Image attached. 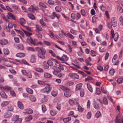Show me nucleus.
<instances>
[{"instance_id":"nucleus-45","label":"nucleus","mask_w":123,"mask_h":123,"mask_svg":"<svg viewBox=\"0 0 123 123\" xmlns=\"http://www.w3.org/2000/svg\"><path fill=\"white\" fill-rule=\"evenodd\" d=\"M36 28L37 29V30L38 31H42L43 30L38 25H37L36 26Z\"/></svg>"},{"instance_id":"nucleus-23","label":"nucleus","mask_w":123,"mask_h":123,"mask_svg":"<svg viewBox=\"0 0 123 123\" xmlns=\"http://www.w3.org/2000/svg\"><path fill=\"white\" fill-rule=\"evenodd\" d=\"M20 20V23L22 25H23L26 23L25 20L23 18H21Z\"/></svg>"},{"instance_id":"nucleus-37","label":"nucleus","mask_w":123,"mask_h":123,"mask_svg":"<svg viewBox=\"0 0 123 123\" xmlns=\"http://www.w3.org/2000/svg\"><path fill=\"white\" fill-rule=\"evenodd\" d=\"M26 91L29 93L32 94L33 93V90L31 89L28 88H27L26 89Z\"/></svg>"},{"instance_id":"nucleus-24","label":"nucleus","mask_w":123,"mask_h":123,"mask_svg":"<svg viewBox=\"0 0 123 123\" xmlns=\"http://www.w3.org/2000/svg\"><path fill=\"white\" fill-rule=\"evenodd\" d=\"M12 114V113H11L9 112H7L4 115V117L5 118H7L10 117Z\"/></svg>"},{"instance_id":"nucleus-9","label":"nucleus","mask_w":123,"mask_h":123,"mask_svg":"<svg viewBox=\"0 0 123 123\" xmlns=\"http://www.w3.org/2000/svg\"><path fill=\"white\" fill-rule=\"evenodd\" d=\"M91 58L90 57H89L85 60V62L87 65L91 66L92 65V64L89 63L91 61Z\"/></svg>"},{"instance_id":"nucleus-2","label":"nucleus","mask_w":123,"mask_h":123,"mask_svg":"<svg viewBox=\"0 0 123 123\" xmlns=\"http://www.w3.org/2000/svg\"><path fill=\"white\" fill-rule=\"evenodd\" d=\"M56 57L58 59L63 62L67 61L69 59L68 57L64 54L63 55L62 57L57 56Z\"/></svg>"},{"instance_id":"nucleus-18","label":"nucleus","mask_w":123,"mask_h":123,"mask_svg":"<svg viewBox=\"0 0 123 123\" xmlns=\"http://www.w3.org/2000/svg\"><path fill=\"white\" fill-rule=\"evenodd\" d=\"M82 84L81 83H80L77 84L76 86L75 90L76 91L80 89L82 86Z\"/></svg>"},{"instance_id":"nucleus-54","label":"nucleus","mask_w":123,"mask_h":123,"mask_svg":"<svg viewBox=\"0 0 123 123\" xmlns=\"http://www.w3.org/2000/svg\"><path fill=\"white\" fill-rule=\"evenodd\" d=\"M9 71L11 73L14 74H15L17 73L13 69H9Z\"/></svg>"},{"instance_id":"nucleus-25","label":"nucleus","mask_w":123,"mask_h":123,"mask_svg":"<svg viewBox=\"0 0 123 123\" xmlns=\"http://www.w3.org/2000/svg\"><path fill=\"white\" fill-rule=\"evenodd\" d=\"M1 17L2 18L5 20L6 22H8L9 21V20L6 18L4 14L2 13L1 14Z\"/></svg>"},{"instance_id":"nucleus-32","label":"nucleus","mask_w":123,"mask_h":123,"mask_svg":"<svg viewBox=\"0 0 123 123\" xmlns=\"http://www.w3.org/2000/svg\"><path fill=\"white\" fill-rule=\"evenodd\" d=\"M71 118L70 117L65 118L63 119V121L65 123H67L71 120Z\"/></svg>"},{"instance_id":"nucleus-33","label":"nucleus","mask_w":123,"mask_h":123,"mask_svg":"<svg viewBox=\"0 0 123 123\" xmlns=\"http://www.w3.org/2000/svg\"><path fill=\"white\" fill-rule=\"evenodd\" d=\"M7 109L8 111H12L13 110V107L11 105H10L7 106Z\"/></svg>"},{"instance_id":"nucleus-4","label":"nucleus","mask_w":123,"mask_h":123,"mask_svg":"<svg viewBox=\"0 0 123 123\" xmlns=\"http://www.w3.org/2000/svg\"><path fill=\"white\" fill-rule=\"evenodd\" d=\"M53 61L55 63V65L57 66H59V68L61 69V70H64V68L63 66L61 64H59L58 62L55 59H53Z\"/></svg>"},{"instance_id":"nucleus-12","label":"nucleus","mask_w":123,"mask_h":123,"mask_svg":"<svg viewBox=\"0 0 123 123\" xmlns=\"http://www.w3.org/2000/svg\"><path fill=\"white\" fill-rule=\"evenodd\" d=\"M7 43V40L6 39H3L0 40V44L1 45H6Z\"/></svg>"},{"instance_id":"nucleus-14","label":"nucleus","mask_w":123,"mask_h":123,"mask_svg":"<svg viewBox=\"0 0 123 123\" xmlns=\"http://www.w3.org/2000/svg\"><path fill=\"white\" fill-rule=\"evenodd\" d=\"M18 106L21 109H23L24 108V107L23 104L20 101L18 102Z\"/></svg>"},{"instance_id":"nucleus-40","label":"nucleus","mask_w":123,"mask_h":123,"mask_svg":"<svg viewBox=\"0 0 123 123\" xmlns=\"http://www.w3.org/2000/svg\"><path fill=\"white\" fill-rule=\"evenodd\" d=\"M115 72V70L113 69H112L109 71V74L113 76Z\"/></svg>"},{"instance_id":"nucleus-20","label":"nucleus","mask_w":123,"mask_h":123,"mask_svg":"<svg viewBox=\"0 0 123 123\" xmlns=\"http://www.w3.org/2000/svg\"><path fill=\"white\" fill-rule=\"evenodd\" d=\"M38 83L39 84L43 86L46 85H49L48 84H46L44 82L39 80H38Z\"/></svg>"},{"instance_id":"nucleus-43","label":"nucleus","mask_w":123,"mask_h":123,"mask_svg":"<svg viewBox=\"0 0 123 123\" xmlns=\"http://www.w3.org/2000/svg\"><path fill=\"white\" fill-rule=\"evenodd\" d=\"M22 118H18V119L14 121V123H21L22 121Z\"/></svg>"},{"instance_id":"nucleus-59","label":"nucleus","mask_w":123,"mask_h":123,"mask_svg":"<svg viewBox=\"0 0 123 123\" xmlns=\"http://www.w3.org/2000/svg\"><path fill=\"white\" fill-rule=\"evenodd\" d=\"M10 94L12 96H15L16 94L14 92L13 90H11L10 91Z\"/></svg>"},{"instance_id":"nucleus-5","label":"nucleus","mask_w":123,"mask_h":123,"mask_svg":"<svg viewBox=\"0 0 123 123\" xmlns=\"http://www.w3.org/2000/svg\"><path fill=\"white\" fill-rule=\"evenodd\" d=\"M111 21L112 26L114 27H116L117 25V22L115 17H113L111 18Z\"/></svg>"},{"instance_id":"nucleus-36","label":"nucleus","mask_w":123,"mask_h":123,"mask_svg":"<svg viewBox=\"0 0 123 123\" xmlns=\"http://www.w3.org/2000/svg\"><path fill=\"white\" fill-rule=\"evenodd\" d=\"M30 61L32 63H34L36 61V59L34 55H32Z\"/></svg>"},{"instance_id":"nucleus-11","label":"nucleus","mask_w":123,"mask_h":123,"mask_svg":"<svg viewBox=\"0 0 123 123\" xmlns=\"http://www.w3.org/2000/svg\"><path fill=\"white\" fill-rule=\"evenodd\" d=\"M119 37L118 34V33H115L114 35H112V38H113L114 41H117Z\"/></svg>"},{"instance_id":"nucleus-22","label":"nucleus","mask_w":123,"mask_h":123,"mask_svg":"<svg viewBox=\"0 0 123 123\" xmlns=\"http://www.w3.org/2000/svg\"><path fill=\"white\" fill-rule=\"evenodd\" d=\"M44 76L45 78H51L52 77V76L51 74L46 73H44Z\"/></svg>"},{"instance_id":"nucleus-42","label":"nucleus","mask_w":123,"mask_h":123,"mask_svg":"<svg viewBox=\"0 0 123 123\" xmlns=\"http://www.w3.org/2000/svg\"><path fill=\"white\" fill-rule=\"evenodd\" d=\"M35 70L37 72L42 73L43 72V70L42 68H37L35 69Z\"/></svg>"},{"instance_id":"nucleus-29","label":"nucleus","mask_w":123,"mask_h":123,"mask_svg":"<svg viewBox=\"0 0 123 123\" xmlns=\"http://www.w3.org/2000/svg\"><path fill=\"white\" fill-rule=\"evenodd\" d=\"M94 107L96 109H99L100 108V106L98 103H95L94 104Z\"/></svg>"},{"instance_id":"nucleus-28","label":"nucleus","mask_w":123,"mask_h":123,"mask_svg":"<svg viewBox=\"0 0 123 123\" xmlns=\"http://www.w3.org/2000/svg\"><path fill=\"white\" fill-rule=\"evenodd\" d=\"M52 95L53 96H56L57 94V91L55 90L51 92Z\"/></svg>"},{"instance_id":"nucleus-16","label":"nucleus","mask_w":123,"mask_h":123,"mask_svg":"<svg viewBox=\"0 0 123 123\" xmlns=\"http://www.w3.org/2000/svg\"><path fill=\"white\" fill-rule=\"evenodd\" d=\"M117 11L120 13H122L123 12V9L119 5L117 6Z\"/></svg>"},{"instance_id":"nucleus-26","label":"nucleus","mask_w":123,"mask_h":123,"mask_svg":"<svg viewBox=\"0 0 123 123\" xmlns=\"http://www.w3.org/2000/svg\"><path fill=\"white\" fill-rule=\"evenodd\" d=\"M39 5L41 7L44 8H47V6L45 4L41 2L39 3Z\"/></svg>"},{"instance_id":"nucleus-13","label":"nucleus","mask_w":123,"mask_h":123,"mask_svg":"<svg viewBox=\"0 0 123 123\" xmlns=\"http://www.w3.org/2000/svg\"><path fill=\"white\" fill-rule=\"evenodd\" d=\"M122 119L120 117V114H118L115 120V123H119V121Z\"/></svg>"},{"instance_id":"nucleus-35","label":"nucleus","mask_w":123,"mask_h":123,"mask_svg":"<svg viewBox=\"0 0 123 123\" xmlns=\"http://www.w3.org/2000/svg\"><path fill=\"white\" fill-rule=\"evenodd\" d=\"M30 100L32 101L35 102L36 101V98L33 96H31L30 97Z\"/></svg>"},{"instance_id":"nucleus-21","label":"nucleus","mask_w":123,"mask_h":123,"mask_svg":"<svg viewBox=\"0 0 123 123\" xmlns=\"http://www.w3.org/2000/svg\"><path fill=\"white\" fill-rule=\"evenodd\" d=\"M87 88L88 89L89 91L91 92H92L93 91L92 88L90 85L89 83H87Z\"/></svg>"},{"instance_id":"nucleus-39","label":"nucleus","mask_w":123,"mask_h":123,"mask_svg":"<svg viewBox=\"0 0 123 123\" xmlns=\"http://www.w3.org/2000/svg\"><path fill=\"white\" fill-rule=\"evenodd\" d=\"M28 16L29 18L32 20H34L35 19L34 16L32 14H28Z\"/></svg>"},{"instance_id":"nucleus-41","label":"nucleus","mask_w":123,"mask_h":123,"mask_svg":"<svg viewBox=\"0 0 123 123\" xmlns=\"http://www.w3.org/2000/svg\"><path fill=\"white\" fill-rule=\"evenodd\" d=\"M19 117V116L18 115H14L13 116V117L12 118V120L14 121L18 119Z\"/></svg>"},{"instance_id":"nucleus-60","label":"nucleus","mask_w":123,"mask_h":123,"mask_svg":"<svg viewBox=\"0 0 123 123\" xmlns=\"http://www.w3.org/2000/svg\"><path fill=\"white\" fill-rule=\"evenodd\" d=\"M60 88L62 90L64 91H66L67 90L69 89L67 87L63 86H62Z\"/></svg>"},{"instance_id":"nucleus-7","label":"nucleus","mask_w":123,"mask_h":123,"mask_svg":"<svg viewBox=\"0 0 123 123\" xmlns=\"http://www.w3.org/2000/svg\"><path fill=\"white\" fill-rule=\"evenodd\" d=\"M65 96L67 97H69L71 95V92L69 89L67 90L64 93Z\"/></svg>"},{"instance_id":"nucleus-17","label":"nucleus","mask_w":123,"mask_h":123,"mask_svg":"<svg viewBox=\"0 0 123 123\" xmlns=\"http://www.w3.org/2000/svg\"><path fill=\"white\" fill-rule=\"evenodd\" d=\"M0 95L1 97L3 98L6 99L7 98V96L4 92H0Z\"/></svg>"},{"instance_id":"nucleus-46","label":"nucleus","mask_w":123,"mask_h":123,"mask_svg":"<svg viewBox=\"0 0 123 123\" xmlns=\"http://www.w3.org/2000/svg\"><path fill=\"white\" fill-rule=\"evenodd\" d=\"M103 100L104 103L105 104V105L108 104V101L106 98L105 97H104L103 98Z\"/></svg>"},{"instance_id":"nucleus-1","label":"nucleus","mask_w":123,"mask_h":123,"mask_svg":"<svg viewBox=\"0 0 123 123\" xmlns=\"http://www.w3.org/2000/svg\"><path fill=\"white\" fill-rule=\"evenodd\" d=\"M52 89V88L50 86H46L44 88L42 89L40 92L43 93L48 94Z\"/></svg>"},{"instance_id":"nucleus-3","label":"nucleus","mask_w":123,"mask_h":123,"mask_svg":"<svg viewBox=\"0 0 123 123\" xmlns=\"http://www.w3.org/2000/svg\"><path fill=\"white\" fill-rule=\"evenodd\" d=\"M26 41L27 43L29 44H32L34 45H37L35 43V40H33L31 37L29 38H27Z\"/></svg>"},{"instance_id":"nucleus-49","label":"nucleus","mask_w":123,"mask_h":123,"mask_svg":"<svg viewBox=\"0 0 123 123\" xmlns=\"http://www.w3.org/2000/svg\"><path fill=\"white\" fill-rule=\"evenodd\" d=\"M42 109L43 112L44 113L46 111L47 109L46 107L44 105H42Z\"/></svg>"},{"instance_id":"nucleus-30","label":"nucleus","mask_w":123,"mask_h":123,"mask_svg":"<svg viewBox=\"0 0 123 123\" xmlns=\"http://www.w3.org/2000/svg\"><path fill=\"white\" fill-rule=\"evenodd\" d=\"M32 119V117L31 115L28 116L25 118V120L26 121H28L31 120Z\"/></svg>"},{"instance_id":"nucleus-38","label":"nucleus","mask_w":123,"mask_h":123,"mask_svg":"<svg viewBox=\"0 0 123 123\" xmlns=\"http://www.w3.org/2000/svg\"><path fill=\"white\" fill-rule=\"evenodd\" d=\"M69 103L71 106H73L75 104V102L72 99H70L69 100Z\"/></svg>"},{"instance_id":"nucleus-19","label":"nucleus","mask_w":123,"mask_h":123,"mask_svg":"<svg viewBox=\"0 0 123 123\" xmlns=\"http://www.w3.org/2000/svg\"><path fill=\"white\" fill-rule=\"evenodd\" d=\"M53 59H51V60H49L47 62V63L48 65L50 66H53V65L54 63L55 64V63L53 61Z\"/></svg>"},{"instance_id":"nucleus-27","label":"nucleus","mask_w":123,"mask_h":123,"mask_svg":"<svg viewBox=\"0 0 123 123\" xmlns=\"http://www.w3.org/2000/svg\"><path fill=\"white\" fill-rule=\"evenodd\" d=\"M8 14L9 16L11 17L12 19L15 20L16 18L13 14L10 12L8 13Z\"/></svg>"},{"instance_id":"nucleus-8","label":"nucleus","mask_w":123,"mask_h":123,"mask_svg":"<svg viewBox=\"0 0 123 123\" xmlns=\"http://www.w3.org/2000/svg\"><path fill=\"white\" fill-rule=\"evenodd\" d=\"M53 68L54 70V72H53V73L54 74L56 75L55 72H58L61 71V69L58 66L53 67Z\"/></svg>"},{"instance_id":"nucleus-51","label":"nucleus","mask_w":123,"mask_h":123,"mask_svg":"<svg viewBox=\"0 0 123 123\" xmlns=\"http://www.w3.org/2000/svg\"><path fill=\"white\" fill-rule=\"evenodd\" d=\"M9 50L7 49L6 48L4 49V54H9Z\"/></svg>"},{"instance_id":"nucleus-15","label":"nucleus","mask_w":123,"mask_h":123,"mask_svg":"<svg viewBox=\"0 0 123 123\" xmlns=\"http://www.w3.org/2000/svg\"><path fill=\"white\" fill-rule=\"evenodd\" d=\"M10 102V101H4L1 104V106L3 107H5L9 105Z\"/></svg>"},{"instance_id":"nucleus-48","label":"nucleus","mask_w":123,"mask_h":123,"mask_svg":"<svg viewBox=\"0 0 123 123\" xmlns=\"http://www.w3.org/2000/svg\"><path fill=\"white\" fill-rule=\"evenodd\" d=\"M27 49L29 51H35V50L33 48L31 47H27Z\"/></svg>"},{"instance_id":"nucleus-10","label":"nucleus","mask_w":123,"mask_h":123,"mask_svg":"<svg viewBox=\"0 0 123 123\" xmlns=\"http://www.w3.org/2000/svg\"><path fill=\"white\" fill-rule=\"evenodd\" d=\"M25 111L23 112V113L26 114H30L33 113V111L30 108L27 109L25 110Z\"/></svg>"},{"instance_id":"nucleus-53","label":"nucleus","mask_w":123,"mask_h":123,"mask_svg":"<svg viewBox=\"0 0 123 123\" xmlns=\"http://www.w3.org/2000/svg\"><path fill=\"white\" fill-rule=\"evenodd\" d=\"M117 82L119 84H121L123 82V80L122 78H119L117 80Z\"/></svg>"},{"instance_id":"nucleus-34","label":"nucleus","mask_w":123,"mask_h":123,"mask_svg":"<svg viewBox=\"0 0 123 123\" xmlns=\"http://www.w3.org/2000/svg\"><path fill=\"white\" fill-rule=\"evenodd\" d=\"M10 28L8 27L6 25H5L4 26V30L6 32H9L10 31Z\"/></svg>"},{"instance_id":"nucleus-47","label":"nucleus","mask_w":123,"mask_h":123,"mask_svg":"<svg viewBox=\"0 0 123 123\" xmlns=\"http://www.w3.org/2000/svg\"><path fill=\"white\" fill-rule=\"evenodd\" d=\"M23 31L25 34L28 36H30L32 34V33H30L29 32L25 31L24 30H23Z\"/></svg>"},{"instance_id":"nucleus-62","label":"nucleus","mask_w":123,"mask_h":123,"mask_svg":"<svg viewBox=\"0 0 123 123\" xmlns=\"http://www.w3.org/2000/svg\"><path fill=\"white\" fill-rule=\"evenodd\" d=\"M97 68L100 71H102L103 70V67L100 65H99L97 66Z\"/></svg>"},{"instance_id":"nucleus-63","label":"nucleus","mask_w":123,"mask_h":123,"mask_svg":"<svg viewBox=\"0 0 123 123\" xmlns=\"http://www.w3.org/2000/svg\"><path fill=\"white\" fill-rule=\"evenodd\" d=\"M14 39L16 43H19V38L17 37H15Z\"/></svg>"},{"instance_id":"nucleus-52","label":"nucleus","mask_w":123,"mask_h":123,"mask_svg":"<svg viewBox=\"0 0 123 123\" xmlns=\"http://www.w3.org/2000/svg\"><path fill=\"white\" fill-rule=\"evenodd\" d=\"M119 20L120 22L121 23L120 25H123V18L122 16H120L119 18Z\"/></svg>"},{"instance_id":"nucleus-44","label":"nucleus","mask_w":123,"mask_h":123,"mask_svg":"<svg viewBox=\"0 0 123 123\" xmlns=\"http://www.w3.org/2000/svg\"><path fill=\"white\" fill-rule=\"evenodd\" d=\"M67 37H69L72 39H73L74 38V37L73 35L69 33H68L67 34Z\"/></svg>"},{"instance_id":"nucleus-31","label":"nucleus","mask_w":123,"mask_h":123,"mask_svg":"<svg viewBox=\"0 0 123 123\" xmlns=\"http://www.w3.org/2000/svg\"><path fill=\"white\" fill-rule=\"evenodd\" d=\"M48 99V97L47 96H44V97L42 99V102H46Z\"/></svg>"},{"instance_id":"nucleus-56","label":"nucleus","mask_w":123,"mask_h":123,"mask_svg":"<svg viewBox=\"0 0 123 123\" xmlns=\"http://www.w3.org/2000/svg\"><path fill=\"white\" fill-rule=\"evenodd\" d=\"M52 14L54 15L58 19H59L60 17V16L59 15L57 14L56 12H53Z\"/></svg>"},{"instance_id":"nucleus-57","label":"nucleus","mask_w":123,"mask_h":123,"mask_svg":"<svg viewBox=\"0 0 123 123\" xmlns=\"http://www.w3.org/2000/svg\"><path fill=\"white\" fill-rule=\"evenodd\" d=\"M49 32L50 36L51 38L53 37H55L54 34L52 32L50 31V30H49Z\"/></svg>"},{"instance_id":"nucleus-61","label":"nucleus","mask_w":123,"mask_h":123,"mask_svg":"<svg viewBox=\"0 0 123 123\" xmlns=\"http://www.w3.org/2000/svg\"><path fill=\"white\" fill-rule=\"evenodd\" d=\"M92 78L90 76H88L87 77V78H86L85 79V81H87L89 80H92Z\"/></svg>"},{"instance_id":"nucleus-6","label":"nucleus","mask_w":123,"mask_h":123,"mask_svg":"<svg viewBox=\"0 0 123 123\" xmlns=\"http://www.w3.org/2000/svg\"><path fill=\"white\" fill-rule=\"evenodd\" d=\"M0 88L1 89L3 88L5 91L7 92L10 91L11 90V88L7 86H6L4 87H2L0 86Z\"/></svg>"},{"instance_id":"nucleus-58","label":"nucleus","mask_w":123,"mask_h":123,"mask_svg":"<svg viewBox=\"0 0 123 123\" xmlns=\"http://www.w3.org/2000/svg\"><path fill=\"white\" fill-rule=\"evenodd\" d=\"M48 3L50 5H53L54 4V1L52 0H48Z\"/></svg>"},{"instance_id":"nucleus-50","label":"nucleus","mask_w":123,"mask_h":123,"mask_svg":"<svg viewBox=\"0 0 123 123\" xmlns=\"http://www.w3.org/2000/svg\"><path fill=\"white\" fill-rule=\"evenodd\" d=\"M78 111L80 112H82L83 110L84 109L81 106L79 105L78 107Z\"/></svg>"},{"instance_id":"nucleus-64","label":"nucleus","mask_w":123,"mask_h":123,"mask_svg":"<svg viewBox=\"0 0 123 123\" xmlns=\"http://www.w3.org/2000/svg\"><path fill=\"white\" fill-rule=\"evenodd\" d=\"M101 115V114L100 112L99 111H98L95 115V117L97 118H98Z\"/></svg>"},{"instance_id":"nucleus-55","label":"nucleus","mask_w":123,"mask_h":123,"mask_svg":"<svg viewBox=\"0 0 123 123\" xmlns=\"http://www.w3.org/2000/svg\"><path fill=\"white\" fill-rule=\"evenodd\" d=\"M55 9L56 11L57 12H60L62 11L61 8L59 6H56L55 7Z\"/></svg>"}]
</instances>
